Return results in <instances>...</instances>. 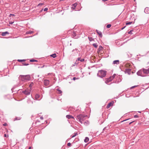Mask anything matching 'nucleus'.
<instances>
[{"instance_id": "obj_54", "label": "nucleus", "mask_w": 149, "mask_h": 149, "mask_svg": "<svg viewBox=\"0 0 149 149\" xmlns=\"http://www.w3.org/2000/svg\"><path fill=\"white\" fill-rule=\"evenodd\" d=\"M133 122V121H132V122H131L130 123H129V125H130V124H131V123H132Z\"/></svg>"}, {"instance_id": "obj_59", "label": "nucleus", "mask_w": 149, "mask_h": 149, "mask_svg": "<svg viewBox=\"0 0 149 149\" xmlns=\"http://www.w3.org/2000/svg\"><path fill=\"white\" fill-rule=\"evenodd\" d=\"M50 74H51V73H49V74H48V75Z\"/></svg>"}, {"instance_id": "obj_20", "label": "nucleus", "mask_w": 149, "mask_h": 149, "mask_svg": "<svg viewBox=\"0 0 149 149\" xmlns=\"http://www.w3.org/2000/svg\"><path fill=\"white\" fill-rule=\"evenodd\" d=\"M33 31H26V34H31L32 33H33Z\"/></svg>"}, {"instance_id": "obj_41", "label": "nucleus", "mask_w": 149, "mask_h": 149, "mask_svg": "<svg viewBox=\"0 0 149 149\" xmlns=\"http://www.w3.org/2000/svg\"><path fill=\"white\" fill-rule=\"evenodd\" d=\"M134 118H138L139 117V116H137V115H135L134 116Z\"/></svg>"}, {"instance_id": "obj_56", "label": "nucleus", "mask_w": 149, "mask_h": 149, "mask_svg": "<svg viewBox=\"0 0 149 149\" xmlns=\"http://www.w3.org/2000/svg\"><path fill=\"white\" fill-rule=\"evenodd\" d=\"M28 149H31V147H30Z\"/></svg>"}, {"instance_id": "obj_3", "label": "nucleus", "mask_w": 149, "mask_h": 149, "mask_svg": "<svg viewBox=\"0 0 149 149\" xmlns=\"http://www.w3.org/2000/svg\"><path fill=\"white\" fill-rule=\"evenodd\" d=\"M107 71L103 70H99L97 73V76L101 78L105 76L107 74Z\"/></svg>"}, {"instance_id": "obj_61", "label": "nucleus", "mask_w": 149, "mask_h": 149, "mask_svg": "<svg viewBox=\"0 0 149 149\" xmlns=\"http://www.w3.org/2000/svg\"><path fill=\"white\" fill-rule=\"evenodd\" d=\"M38 68H40V67H39Z\"/></svg>"}, {"instance_id": "obj_49", "label": "nucleus", "mask_w": 149, "mask_h": 149, "mask_svg": "<svg viewBox=\"0 0 149 149\" xmlns=\"http://www.w3.org/2000/svg\"><path fill=\"white\" fill-rule=\"evenodd\" d=\"M7 124L6 123H5L4 124H3V125L4 126H7Z\"/></svg>"}, {"instance_id": "obj_5", "label": "nucleus", "mask_w": 149, "mask_h": 149, "mask_svg": "<svg viewBox=\"0 0 149 149\" xmlns=\"http://www.w3.org/2000/svg\"><path fill=\"white\" fill-rule=\"evenodd\" d=\"M143 70H139L137 72V74L138 76H140L142 77H145L146 76V75H144L143 74Z\"/></svg>"}, {"instance_id": "obj_21", "label": "nucleus", "mask_w": 149, "mask_h": 149, "mask_svg": "<svg viewBox=\"0 0 149 149\" xmlns=\"http://www.w3.org/2000/svg\"><path fill=\"white\" fill-rule=\"evenodd\" d=\"M116 76V74H114L112 76L110 77V79H111L112 80L115 78V76Z\"/></svg>"}, {"instance_id": "obj_46", "label": "nucleus", "mask_w": 149, "mask_h": 149, "mask_svg": "<svg viewBox=\"0 0 149 149\" xmlns=\"http://www.w3.org/2000/svg\"><path fill=\"white\" fill-rule=\"evenodd\" d=\"M77 50H78V49H77L76 48V49H73V50H72V52H74V50H76V51H77Z\"/></svg>"}, {"instance_id": "obj_24", "label": "nucleus", "mask_w": 149, "mask_h": 149, "mask_svg": "<svg viewBox=\"0 0 149 149\" xmlns=\"http://www.w3.org/2000/svg\"><path fill=\"white\" fill-rule=\"evenodd\" d=\"M72 35L74 37H75L76 36V32L75 31H73V33L72 34Z\"/></svg>"}, {"instance_id": "obj_55", "label": "nucleus", "mask_w": 149, "mask_h": 149, "mask_svg": "<svg viewBox=\"0 0 149 149\" xmlns=\"http://www.w3.org/2000/svg\"><path fill=\"white\" fill-rule=\"evenodd\" d=\"M107 128V127H105V128H104V129H103V130H104L105 129Z\"/></svg>"}, {"instance_id": "obj_25", "label": "nucleus", "mask_w": 149, "mask_h": 149, "mask_svg": "<svg viewBox=\"0 0 149 149\" xmlns=\"http://www.w3.org/2000/svg\"><path fill=\"white\" fill-rule=\"evenodd\" d=\"M85 125H87L89 124V122L88 120H86L85 122H84L83 123Z\"/></svg>"}, {"instance_id": "obj_30", "label": "nucleus", "mask_w": 149, "mask_h": 149, "mask_svg": "<svg viewBox=\"0 0 149 149\" xmlns=\"http://www.w3.org/2000/svg\"><path fill=\"white\" fill-rule=\"evenodd\" d=\"M77 135V133H74L73 135H71V138H73L75 136Z\"/></svg>"}, {"instance_id": "obj_6", "label": "nucleus", "mask_w": 149, "mask_h": 149, "mask_svg": "<svg viewBox=\"0 0 149 149\" xmlns=\"http://www.w3.org/2000/svg\"><path fill=\"white\" fill-rule=\"evenodd\" d=\"M143 73L145 74H149V68H143Z\"/></svg>"}, {"instance_id": "obj_52", "label": "nucleus", "mask_w": 149, "mask_h": 149, "mask_svg": "<svg viewBox=\"0 0 149 149\" xmlns=\"http://www.w3.org/2000/svg\"><path fill=\"white\" fill-rule=\"evenodd\" d=\"M43 117H40V119H41V120H43Z\"/></svg>"}, {"instance_id": "obj_63", "label": "nucleus", "mask_w": 149, "mask_h": 149, "mask_svg": "<svg viewBox=\"0 0 149 149\" xmlns=\"http://www.w3.org/2000/svg\"><path fill=\"white\" fill-rule=\"evenodd\" d=\"M77 38L76 37H75V38Z\"/></svg>"}, {"instance_id": "obj_28", "label": "nucleus", "mask_w": 149, "mask_h": 149, "mask_svg": "<svg viewBox=\"0 0 149 149\" xmlns=\"http://www.w3.org/2000/svg\"><path fill=\"white\" fill-rule=\"evenodd\" d=\"M88 39L90 41H92L93 40V39L91 37H88Z\"/></svg>"}, {"instance_id": "obj_64", "label": "nucleus", "mask_w": 149, "mask_h": 149, "mask_svg": "<svg viewBox=\"0 0 149 149\" xmlns=\"http://www.w3.org/2000/svg\"><path fill=\"white\" fill-rule=\"evenodd\" d=\"M43 9H42V10H41V11H42V10Z\"/></svg>"}, {"instance_id": "obj_2", "label": "nucleus", "mask_w": 149, "mask_h": 149, "mask_svg": "<svg viewBox=\"0 0 149 149\" xmlns=\"http://www.w3.org/2000/svg\"><path fill=\"white\" fill-rule=\"evenodd\" d=\"M19 80L25 82L30 80V77L29 75H20L19 76Z\"/></svg>"}, {"instance_id": "obj_45", "label": "nucleus", "mask_w": 149, "mask_h": 149, "mask_svg": "<svg viewBox=\"0 0 149 149\" xmlns=\"http://www.w3.org/2000/svg\"><path fill=\"white\" fill-rule=\"evenodd\" d=\"M14 22H9V23L10 24H13V23H14Z\"/></svg>"}, {"instance_id": "obj_51", "label": "nucleus", "mask_w": 149, "mask_h": 149, "mask_svg": "<svg viewBox=\"0 0 149 149\" xmlns=\"http://www.w3.org/2000/svg\"><path fill=\"white\" fill-rule=\"evenodd\" d=\"M126 26H125L124 27H123L121 29L122 30H123V29H124L125 27Z\"/></svg>"}, {"instance_id": "obj_33", "label": "nucleus", "mask_w": 149, "mask_h": 149, "mask_svg": "<svg viewBox=\"0 0 149 149\" xmlns=\"http://www.w3.org/2000/svg\"><path fill=\"white\" fill-rule=\"evenodd\" d=\"M111 24H107V27L108 28H109L111 27Z\"/></svg>"}, {"instance_id": "obj_31", "label": "nucleus", "mask_w": 149, "mask_h": 149, "mask_svg": "<svg viewBox=\"0 0 149 149\" xmlns=\"http://www.w3.org/2000/svg\"><path fill=\"white\" fill-rule=\"evenodd\" d=\"M38 61L35 59H31L30 60V61L31 62H37Z\"/></svg>"}, {"instance_id": "obj_38", "label": "nucleus", "mask_w": 149, "mask_h": 149, "mask_svg": "<svg viewBox=\"0 0 149 149\" xmlns=\"http://www.w3.org/2000/svg\"><path fill=\"white\" fill-rule=\"evenodd\" d=\"M48 9L47 8H45L44 9V11H47L48 10Z\"/></svg>"}, {"instance_id": "obj_10", "label": "nucleus", "mask_w": 149, "mask_h": 149, "mask_svg": "<svg viewBox=\"0 0 149 149\" xmlns=\"http://www.w3.org/2000/svg\"><path fill=\"white\" fill-rule=\"evenodd\" d=\"M113 102H111L109 103L107 106V109H108L110 107V106H112L113 105Z\"/></svg>"}, {"instance_id": "obj_9", "label": "nucleus", "mask_w": 149, "mask_h": 149, "mask_svg": "<svg viewBox=\"0 0 149 149\" xmlns=\"http://www.w3.org/2000/svg\"><path fill=\"white\" fill-rule=\"evenodd\" d=\"M120 63V61L119 60H116L113 61V62L112 64L113 65L116 64L118 65Z\"/></svg>"}, {"instance_id": "obj_4", "label": "nucleus", "mask_w": 149, "mask_h": 149, "mask_svg": "<svg viewBox=\"0 0 149 149\" xmlns=\"http://www.w3.org/2000/svg\"><path fill=\"white\" fill-rule=\"evenodd\" d=\"M31 91L30 90L26 89L22 92V93L26 95H30L31 94Z\"/></svg>"}, {"instance_id": "obj_62", "label": "nucleus", "mask_w": 149, "mask_h": 149, "mask_svg": "<svg viewBox=\"0 0 149 149\" xmlns=\"http://www.w3.org/2000/svg\"><path fill=\"white\" fill-rule=\"evenodd\" d=\"M16 120H18L17 118H16Z\"/></svg>"}, {"instance_id": "obj_22", "label": "nucleus", "mask_w": 149, "mask_h": 149, "mask_svg": "<svg viewBox=\"0 0 149 149\" xmlns=\"http://www.w3.org/2000/svg\"><path fill=\"white\" fill-rule=\"evenodd\" d=\"M50 56L52 57L53 58H55V57H56V54H54L51 55Z\"/></svg>"}, {"instance_id": "obj_42", "label": "nucleus", "mask_w": 149, "mask_h": 149, "mask_svg": "<svg viewBox=\"0 0 149 149\" xmlns=\"http://www.w3.org/2000/svg\"><path fill=\"white\" fill-rule=\"evenodd\" d=\"M47 67V65H43L41 67H40V68H44V67Z\"/></svg>"}, {"instance_id": "obj_60", "label": "nucleus", "mask_w": 149, "mask_h": 149, "mask_svg": "<svg viewBox=\"0 0 149 149\" xmlns=\"http://www.w3.org/2000/svg\"><path fill=\"white\" fill-rule=\"evenodd\" d=\"M72 45L71 43H70V45Z\"/></svg>"}, {"instance_id": "obj_43", "label": "nucleus", "mask_w": 149, "mask_h": 149, "mask_svg": "<svg viewBox=\"0 0 149 149\" xmlns=\"http://www.w3.org/2000/svg\"><path fill=\"white\" fill-rule=\"evenodd\" d=\"M33 83L30 84L29 85V87H31V86H32V85H33Z\"/></svg>"}, {"instance_id": "obj_1", "label": "nucleus", "mask_w": 149, "mask_h": 149, "mask_svg": "<svg viewBox=\"0 0 149 149\" xmlns=\"http://www.w3.org/2000/svg\"><path fill=\"white\" fill-rule=\"evenodd\" d=\"M88 116L83 114H80L77 115L76 118L77 120L82 124L83 123V122L87 118H88Z\"/></svg>"}, {"instance_id": "obj_19", "label": "nucleus", "mask_w": 149, "mask_h": 149, "mask_svg": "<svg viewBox=\"0 0 149 149\" xmlns=\"http://www.w3.org/2000/svg\"><path fill=\"white\" fill-rule=\"evenodd\" d=\"M89 140V139L88 137H86L85 139L84 140V141L85 143H87L88 142Z\"/></svg>"}, {"instance_id": "obj_34", "label": "nucleus", "mask_w": 149, "mask_h": 149, "mask_svg": "<svg viewBox=\"0 0 149 149\" xmlns=\"http://www.w3.org/2000/svg\"><path fill=\"white\" fill-rule=\"evenodd\" d=\"M23 65H24L27 66V65H29V64H28V63L26 64V63H23Z\"/></svg>"}, {"instance_id": "obj_40", "label": "nucleus", "mask_w": 149, "mask_h": 149, "mask_svg": "<svg viewBox=\"0 0 149 149\" xmlns=\"http://www.w3.org/2000/svg\"><path fill=\"white\" fill-rule=\"evenodd\" d=\"M119 81H114L113 82L114 83H117V84H118V83H119Z\"/></svg>"}, {"instance_id": "obj_36", "label": "nucleus", "mask_w": 149, "mask_h": 149, "mask_svg": "<svg viewBox=\"0 0 149 149\" xmlns=\"http://www.w3.org/2000/svg\"><path fill=\"white\" fill-rule=\"evenodd\" d=\"M79 79V78H76V77H74L73 78V79H73V80H75L76 79Z\"/></svg>"}, {"instance_id": "obj_37", "label": "nucleus", "mask_w": 149, "mask_h": 149, "mask_svg": "<svg viewBox=\"0 0 149 149\" xmlns=\"http://www.w3.org/2000/svg\"><path fill=\"white\" fill-rule=\"evenodd\" d=\"M43 3H40L39 4H38V6H42V5H43Z\"/></svg>"}, {"instance_id": "obj_14", "label": "nucleus", "mask_w": 149, "mask_h": 149, "mask_svg": "<svg viewBox=\"0 0 149 149\" xmlns=\"http://www.w3.org/2000/svg\"><path fill=\"white\" fill-rule=\"evenodd\" d=\"M66 117L68 119H70V118H74V117L70 115H67Z\"/></svg>"}, {"instance_id": "obj_32", "label": "nucleus", "mask_w": 149, "mask_h": 149, "mask_svg": "<svg viewBox=\"0 0 149 149\" xmlns=\"http://www.w3.org/2000/svg\"><path fill=\"white\" fill-rule=\"evenodd\" d=\"M103 49V47L101 46H100L98 49V50L100 51L102 50Z\"/></svg>"}, {"instance_id": "obj_26", "label": "nucleus", "mask_w": 149, "mask_h": 149, "mask_svg": "<svg viewBox=\"0 0 149 149\" xmlns=\"http://www.w3.org/2000/svg\"><path fill=\"white\" fill-rule=\"evenodd\" d=\"M93 45L95 48H97L98 46L97 43H96L93 44Z\"/></svg>"}, {"instance_id": "obj_23", "label": "nucleus", "mask_w": 149, "mask_h": 149, "mask_svg": "<svg viewBox=\"0 0 149 149\" xmlns=\"http://www.w3.org/2000/svg\"><path fill=\"white\" fill-rule=\"evenodd\" d=\"M57 90L58 91L57 93L58 94H61L62 93V91H61V90L58 89H57Z\"/></svg>"}, {"instance_id": "obj_50", "label": "nucleus", "mask_w": 149, "mask_h": 149, "mask_svg": "<svg viewBox=\"0 0 149 149\" xmlns=\"http://www.w3.org/2000/svg\"><path fill=\"white\" fill-rule=\"evenodd\" d=\"M130 69H127V70H126V71L127 72H130Z\"/></svg>"}, {"instance_id": "obj_48", "label": "nucleus", "mask_w": 149, "mask_h": 149, "mask_svg": "<svg viewBox=\"0 0 149 149\" xmlns=\"http://www.w3.org/2000/svg\"><path fill=\"white\" fill-rule=\"evenodd\" d=\"M4 136L5 137H8V135L7 136L6 134H5L4 135Z\"/></svg>"}, {"instance_id": "obj_15", "label": "nucleus", "mask_w": 149, "mask_h": 149, "mask_svg": "<svg viewBox=\"0 0 149 149\" xmlns=\"http://www.w3.org/2000/svg\"><path fill=\"white\" fill-rule=\"evenodd\" d=\"M9 33L8 31H6L2 32L1 35L3 36H5L6 34H8Z\"/></svg>"}, {"instance_id": "obj_35", "label": "nucleus", "mask_w": 149, "mask_h": 149, "mask_svg": "<svg viewBox=\"0 0 149 149\" xmlns=\"http://www.w3.org/2000/svg\"><path fill=\"white\" fill-rule=\"evenodd\" d=\"M132 31H133V30H131L129 32H128V33L129 34H132Z\"/></svg>"}, {"instance_id": "obj_44", "label": "nucleus", "mask_w": 149, "mask_h": 149, "mask_svg": "<svg viewBox=\"0 0 149 149\" xmlns=\"http://www.w3.org/2000/svg\"><path fill=\"white\" fill-rule=\"evenodd\" d=\"M11 16H14L15 15L14 14H10L9 15V17H11Z\"/></svg>"}, {"instance_id": "obj_53", "label": "nucleus", "mask_w": 149, "mask_h": 149, "mask_svg": "<svg viewBox=\"0 0 149 149\" xmlns=\"http://www.w3.org/2000/svg\"><path fill=\"white\" fill-rule=\"evenodd\" d=\"M129 119H126V120H123L122 122H123V121H126L128 120H129Z\"/></svg>"}, {"instance_id": "obj_8", "label": "nucleus", "mask_w": 149, "mask_h": 149, "mask_svg": "<svg viewBox=\"0 0 149 149\" xmlns=\"http://www.w3.org/2000/svg\"><path fill=\"white\" fill-rule=\"evenodd\" d=\"M112 80L111 79H110V77H109V78L107 79L105 81V83L108 85H110L111 83L109 84H108V83Z\"/></svg>"}, {"instance_id": "obj_39", "label": "nucleus", "mask_w": 149, "mask_h": 149, "mask_svg": "<svg viewBox=\"0 0 149 149\" xmlns=\"http://www.w3.org/2000/svg\"><path fill=\"white\" fill-rule=\"evenodd\" d=\"M71 144L70 143H68L67 144V146H71Z\"/></svg>"}, {"instance_id": "obj_47", "label": "nucleus", "mask_w": 149, "mask_h": 149, "mask_svg": "<svg viewBox=\"0 0 149 149\" xmlns=\"http://www.w3.org/2000/svg\"><path fill=\"white\" fill-rule=\"evenodd\" d=\"M137 86H132L131 87V88H134V87H136Z\"/></svg>"}, {"instance_id": "obj_17", "label": "nucleus", "mask_w": 149, "mask_h": 149, "mask_svg": "<svg viewBox=\"0 0 149 149\" xmlns=\"http://www.w3.org/2000/svg\"><path fill=\"white\" fill-rule=\"evenodd\" d=\"M134 23V22H127L126 23V25H130V24H133Z\"/></svg>"}, {"instance_id": "obj_18", "label": "nucleus", "mask_w": 149, "mask_h": 149, "mask_svg": "<svg viewBox=\"0 0 149 149\" xmlns=\"http://www.w3.org/2000/svg\"><path fill=\"white\" fill-rule=\"evenodd\" d=\"M77 60L80 61L81 62H83L84 61V58L81 59V58L79 57L77 58Z\"/></svg>"}, {"instance_id": "obj_16", "label": "nucleus", "mask_w": 149, "mask_h": 149, "mask_svg": "<svg viewBox=\"0 0 149 149\" xmlns=\"http://www.w3.org/2000/svg\"><path fill=\"white\" fill-rule=\"evenodd\" d=\"M77 5V3H75L73 4L72 5V9H74L75 7Z\"/></svg>"}, {"instance_id": "obj_57", "label": "nucleus", "mask_w": 149, "mask_h": 149, "mask_svg": "<svg viewBox=\"0 0 149 149\" xmlns=\"http://www.w3.org/2000/svg\"><path fill=\"white\" fill-rule=\"evenodd\" d=\"M74 66V65H72V66Z\"/></svg>"}, {"instance_id": "obj_27", "label": "nucleus", "mask_w": 149, "mask_h": 149, "mask_svg": "<svg viewBox=\"0 0 149 149\" xmlns=\"http://www.w3.org/2000/svg\"><path fill=\"white\" fill-rule=\"evenodd\" d=\"M27 102L29 104H32L33 103V102L30 100H28V101H27Z\"/></svg>"}, {"instance_id": "obj_13", "label": "nucleus", "mask_w": 149, "mask_h": 149, "mask_svg": "<svg viewBox=\"0 0 149 149\" xmlns=\"http://www.w3.org/2000/svg\"><path fill=\"white\" fill-rule=\"evenodd\" d=\"M144 12L146 13H149V8L148 7L146 8L144 10Z\"/></svg>"}, {"instance_id": "obj_58", "label": "nucleus", "mask_w": 149, "mask_h": 149, "mask_svg": "<svg viewBox=\"0 0 149 149\" xmlns=\"http://www.w3.org/2000/svg\"><path fill=\"white\" fill-rule=\"evenodd\" d=\"M138 112L139 113H140L141 112L140 111H138Z\"/></svg>"}, {"instance_id": "obj_7", "label": "nucleus", "mask_w": 149, "mask_h": 149, "mask_svg": "<svg viewBox=\"0 0 149 149\" xmlns=\"http://www.w3.org/2000/svg\"><path fill=\"white\" fill-rule=\"evenodd\" d=\"M44 85L45 86H47L49 83V80L47 79H45L44 80Z\"/></svg>"}, {"instance_id": "obj_12", "label": "nucleus", "mask_w": 149, "mask_h": 149, "mask_svg": "<svg viewBox=\"0 0 149 149\" xmlns=\"http://www.w3.org/2000/svg\"><path fill=\"white\" fill-rule=\"evenodd\" d=\"M40 97V96L38 94H36L35 95V98L36 100H40L41 98Z\"/></svg>"}, {"instance_id": "obj_11", "label": "nucleus", "mask_w": 149, "mask_h": 149, "mask_svg": "<svg viewBox=\"0 0 149 149\" xmlns=\"http://www.w3.org/2000/svg\"><path fill=\"white\" fill-rule=\"evenodd\" d=\"M96 32H97V33L99 35V36L101 38H102V33L100 31H99L97 30H96Z\"/></svg>"}, {"instance_id": "obj_29", "label": "nucleus", "mask_w": 149, "mask_h": 149, "mask_svg": "<svg viewBox=\"0 0 149 149\" xmlns=\"http://www.w3.org/2000/svg\"><path fill=\"white\" fill-rule=\"evenodd\" d=\"M25 60H24V59H23V60L18 59L17 60V61L18 62H22L23 61H25Z\"/></svg>"}]
</instances>
